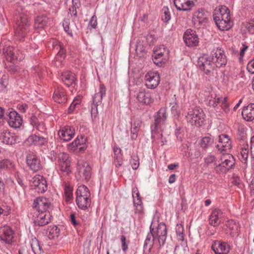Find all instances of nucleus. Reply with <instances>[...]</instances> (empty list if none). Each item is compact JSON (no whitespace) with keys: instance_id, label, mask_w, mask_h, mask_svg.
Returning a JSON list of instances; mask_svg holds the SVG:
<instances>
[{"instance_id":"9d476101","label":"nucleus","mask_w":254,"mask_h":254,"mask_svg":"<svg viewBox=\"0 0 254 254\" xmlns=\"http://www.w3.org/2000/svg\"><path fill=\"white\" fill-rule=\"evenodd\" d=\"M51 206L50 200L46 197H39L33 201V208L36 210L35 212H49Z\"/></svg>"},{"instance_id":"603ef678","label":"nucleus","mask_w":254,"mask_h":254,"mask_svg":"<svg viewBox=\"0 0 254 254\" xmlns=\"http://www.w3.org/2000/svg\"><path fill=\"white\" fill-rule=\"evenodd\" d=\"M47 182L45 179H42L41 184L36 189V190L38 193H44L47 190Z\"/></svg>"},{"instance_id":"9b49d317","label":"nucleus","mask_w":254,"mask_h":254,"mask_svg":"<svg viewBox=\"0 0 254 254\" xmlns=\"http://www.w3.org/2000/svg\"><path fill=\"white\" fill-rule=\"evenodd\" d=\"M4 120H7L9 125L14 128L19 127L22 123V119L15 111L7 112Z\"/></svg>"},{"instance_id":"423d86ee","label":"nucleus","mask_w":254,"mask_h":254,"mask_svg":"<svg viewBox=\"0 0 254 254\" xmlns=\"http://www.w3.org/2000/svg\"><path fill=\"white\" fill-rule=\"evenodd\" d=\"M210 57L211 60L216 67L224 66L227 62L226 56L224 54L223 50L217 48L213 49Z\"/></svg>"},{"instance_id":"b1692460","label":"nucleus","mask_w":254,"mask_h":254,"mask_svg":"<svg viewBox=\"0 0 254 254\" xmlns=\"http://www.w3.org/2000/svg\"><path fill=\"white\" fill-rule=\"evenodd\" d=\"M242 115L245 121L247 122L253 121L254 119V104L251 103L248 106L245 107Z\"/></svg>"},{"instance_id":"a18cd8bd","label":"nucleus","mask_w":254,"mask_h":254,"mask_svg":"<svg viewBox=\"0 0 254 254\" xmlns=\"http://www.w3.org/2000/svg\"><path fill=\"white\" fill-rule=\"evenodd\" d=\"M156 236L167 235V229L166 225L164 223H160L158 224L156 231Z\"/></svg>"},{"instance_id":"dca6fc26","label":"nucleus","mask_w":254,"mask_h":254,"mask_svg":"<svg viewBox=\"0 0 254 254\" xmlns=\"http://www.w3.org/2000/svg\"><path fill=\"white\" fill-rule=\"evenodd\" d=\"M14 232L9 226L5 225L0 227V240L10 244L13 241Z\"/></svg>"},{"instance_id":"ddd939ff","label":"nucleus","mask_w":254,"mask_h":254,"mask_svg":"<svg viewBox=\"0 0 254 254\" xmlns=\"http://www.w3.org/2000/svg\"><path fill=\"white\" fill-rule=\"evenodd\" d=\"M145 85L148 88L154 89L160 83V76L158 72L149 71L145 75Z\"/></svg>"},{"instance_id":"c9c22d12","label":"nucleus","mask_w":254,"mask_h":254,"mask_svg":"<svg viewBox=\"0 0 254 254\" xmlns=\"http://www.w3.org/2000/svg\"><path fill=\"white\" fill-rule=\"evenodd\" d=\"M14 168L13 162L8 159H4L0 160V169L10 170Z\"/></svg>"},{"instance_id":"f03ea898","label":"nucleus","mask_w":254,"mask_h":254,"mask_svg":"<svg viewBox=\"0 0 254 254\" xmlns=\"http://www.w3.org/2000/svg\"><path fill=\"white\" fill-rule=\"evenodd\" d=\"M16 24L17 27L15 33L17 39L20 41H24L29 28L27 15L20 14L19 16L17 17Z\"/></svg>"},{"instance_id":"7c9ffc66","label":"nucleus","mask_w":254,"mask_h":254,"mask_svg":"<svg viewBox=\"0 0 254 254\" xmlns=\"http://www.w3.org/2000/svg\"><path fill=\"white\" fill-rule=\"evenodd\" d=\"M181 2V6L175 4L176 8L179 10L189 11L194 6L193 0H187Z\"/></svg>"},{"instance_id":"f3484780","label":"nucleus","mask_w":254,"mask_h":254,"mask_svg":"<svg viewBox=\"0 0 254 254\" xmlns=\"http://www.w3.org/2000/svg\"><path fill=\"white\" fill-rule=\"evenodd\" d=\"M219 143L216 148L223 155L231 148V141L227 134H222L219 136Z\"/></svg>"},{"instance_id":"5fc2aeb1","label":"nucleus","mask_w":254,"mask_h":254,"mask_svg":"<svg viewBox=\"0 0 254 254\" xmlns=\"http://www.w3.org/2000/svg\"><path fill=\"white\" fill-rule=\"evenodd\" d=\"M132 168L133 170H136L139 165V159L137 156H132L129 160Z\"/></svg>"},{"instance_id":"20e7f679","label":"nucleus","mask_w":254,"mask_h":254,"mask_svg":"<svg viewBox=\"0 0 254 254\" xmlns=\"http://www.w3.org/2000/svg\"><path fill=\"white\" fill-rule=\"evenodd\" d=\"M91 177V168L86 162H78L76 166L75 177L78 181L88 182Z\"/></svg>"},{"instance_id":"412c9836","label":"nucleus","mask_w":254,"mask_h":254,"mask_svg":"<svg viewBox=\"0 0 254 254\" xmlns=\"http://www.w3.org/2000/svg\"><path fill=\"white\" fill-rule=\"evenodd\" d=\"M222 215L223 213L220 209H213L209 216V224L214 227H217L221 222Z\"/></svg>"},{"instance_id":"338daca9","label":"nucleus","mask_w":254,"mask_h":254,"mask_svg":"<svg viewBox=\"0 0 254 254\" xmlns=\"http://www.w3.org/2000/svg\"><path fill=\"white\" fill-rule=\"evenodd\" d=\"M158 238V241L159 245V248L163 247L166 242L167 235H162L160 236H156Z\"/></svg>"},{"instance_id":"4468645a","label":"nucleus","mask_w":254,"mask_h":254,"mask_svg":"<svg viewBox=\"0 0 254 254\" xmlns=\"http://www.w3.org/2000/svg\"><path fill=\"white\" fill-rule=\"evenodd\" d=\"M183 38L187 46L188 47H195L198 45L199 38L195 31L188 29L185 32Z\"/></svg>"},{"instance_id":"774afa93","label":"nucleus","mask_w":254,"mask_h":254,"mask_svg":"<svg viewBox=\"0 0 254 254\" xmlns=\"http://www.w3.org/2000/svg\"><path fill=\"white\" fill-rule=\"evenodd\" d=\"M30 124L33 126L37 127L39 124V122L38 118L34 115H32L30 119Z\"/></svg>"},{"instance_id":"bf43d9fd","label":"nucleus","mask_w":254,"mask_h":254,"mask_svg":"<svg viewBox=\"0 0 254 254\" xmlns=\"http://www.w3.org/2000/svg\"><path fill=\"white\" fill-rule=\"evenodd\" d=\"M4 67L11 73H15L17 71V67L13 63L5 64Z\"/></svg>"},{"instance_id":"473e14b6","label":"nucleus","mask_w":254,"mask_h":254,"mask_svg":"<svg viewBox=\"0 0 254 254\" xmlns=\"http://www.w3.org/2000/svg\"><path fill=\"white\" fill-rule=\"evenodd\" d=\"M53 98L55 102L59 104L64 103L66 100L64 92L59 89L55 90Z\"/></svg>"},{"instance_id":"a878e982","label":"nucleus","mask_w":254,"mask_h":254,"mask_svg":"<svg viewBox=\"0 0 254 254\" xmlns=\"http://www.w3.org/2000/svg\"><path fill=\"white\" fill-rule=\"evenodd\" d=\"M142 121L139 118L134 119L131 128V138L132 140L136 139Z\"/></svg>"},{"instance_id":"864d4df0","label":"nucleus","mask_w":254,"mask_h":254,"mask_svg":"<svg viewBox=\"0 0 254 254\" xmlns=\"http://www.w3.org/2000/svg\"><path fill=\"white\" fill-rule=\"evenodd\" d=\"M60 166L61 171L65 174L68 175L71 172L70 162L61 163Z\"/></svg>"},{"instance_id":"37998d69","label":"nucleus","mask_w":254,"mask_h":254,"mask_svg":"<svg viewBox=\"0 0 254 254\" xmlns=\"http://www.w3.org/2000/svg\"><path fill=\"white\" fill-rule=\"evenodd\" d=\"M64 194L65 196V201H68L73 198V188L69 185L66 184L64 186Z\"/></svg>"},{"instance_id":"7ed1b4c3","label":"nucleus","mask_w":254,"mask_h":254,"mask_svg":"<svg viewBox=\"0 0 254 254\" xmlns=\"http://www.w3.org/2000/svg\"><path fill=\"white\" fill-rule=\"evenodd\" d=\"M168 118V113L167 109L165 108H161L154 115V122L151 126L152 137L153 134L156 131L163 128L164 125Z\"/></svg>"},{"instance_id":"2eb2a0df","label":"nucleus","mask_w":254,"mask_h":254,"mask_svg":"<svg viewBox=\"0 0 254 254\" xmlns=\"http://www.w3.org/2000/svg\"><path fill=\"white\" fill-rule=\"evenodd\" d=\"M35 225L43 226L51 221V215L49 212H35L34 215Z\"/></svg>"},{"instance_id":"1a4fd4ad","label":"nucleus","mask_w":254,"mask_h":254,"mask_svg":"<svg viewBox=\"0 0 254 254\" xmlns=\"http://www.w3.org/2000/svg\"><path fill=\"white\" fill-rule=\"evenodd\" d=\"M208 12L201 9L196 11L192 17V21L195 27L198 28L205 26L208 21Z\"/></svg>"},{"instance_id":"58836bf2","label":"nucleus","mask_w":254,"mask_h":254,"mask_svg":"<svg viewBox=\"0 0 254 254\" xmlns=\"http://www.w3.org/2000/svg\"><path fill=\"white\" fill-rule=\"evenodd\" d=\"M54 48L57 50H59L57 56L64 59L66 55V50L64 49V46L61 45L60 43L56 42L55 43L53 44Z\"/></svg>"},{"instance_id":"c85d7f7f","label":"nucleus","mask_w":254,"mask_h":254,"mask_svg":"<svg viewBox=\"0 0 254 254\" xmlns=\"http://www.w3.org/2000/svg\"><path fill=\"white\" fill-rule=\"evenodd\" d=\"M76 202L80 209L85 210L90 206L91 201L90 197H87L86 198L78 196L76 198Z\"/></svg>"},{"instance_id":"c03bdc74","label":"nucleus","mask_w":254,"mask_h":254,"mask_svg":"<svg viewBox=\"0 0 254 254\" xmlns=\"http://www.w3.org/2000/svg\"><path fill=\"white\" fill-rule=\"evenodd\" d=\"M184 228L182 225L177 224L176 227V232L177 239L179 241H183L184 240Z\"/></svg>"},{"instance_id":"4d7b16f0","label":"nucleus","mask_w":254,"mask_h":254,"mask_svg":"<svg viewBox=\"0 0 254 254\" xmlns=\"http://www.w3.org/2000/svg\"><path fill=\"white\" fill-rule=\"evenodd\" d=\"M59 162L61 163L70 162L68 160V154L66 153H61L59 155Z\"/></svg>"},{"instance_id":"39448f33","label":"nucleus","mask_w":254,"mask_h":254,"mask_svg":"<svg viewBox=\"0 0 254 254\" xmlns=\"http://www.w3.org/2000/svg\"><path fill=\"white\" fill-rule=\"evenodd\" d=\"M2 53L7 61L14 64L15 61H21L24 59L23 55L17 49L11 46H5Z\"/></svg>"},{"instance_id":"6ab92c4d","label":"nucleus","mask_w":254,"mask_h":254,"mask_svg":"<svg viewBox=\"0 0 254 254\" xmlns=\"http://www.w3.org/2000/svg\"><path fill=\"white\" fill-rule=\"evenodd\" d=\"M74 134V129L68 126L63 127L58 132L60 138L65 142L70 140Z\"/></svg>"},{"instance_id":"13d9d810","label":"nucleus","mask_w":254,"mask_h":254,"mask_svg":"<svg viewBox=\"0 0 254 254\" xmlns=\"http://www.w3.org/2000/svg\"><path fill=\"white\" fill-rule=\"evenodd\" d=\"M247 28L248 32L252 34H254V17H252L247 24Z\"/></svg>"},{"instance_id":"aec40b11","label":"nucleus","mask_w":254,"mask_h":254,"mask_svg":"<svg viewBox=\"0 0 254 254\" xmlns=\"http://www.w3.org/2000/svg\"><path fill=\"white\" fill-rule=\"evenodd\" d=\"M50 22V18L45 13L39 14L35 18L34 28L35 29H41L47 26Z\"/></svg>"},{"instance_id":"de8ad7c7","label":"nucleus","mask_w":254,"mask_h":254,"mask_svg":"<svg viewBox=\"0 0 254 254\" xmlns=\"http://www.w3.org/2000/svg\"><path fill=\"white\" fill-rule=\"evenodd\" d=\"M162 20L164 22L167 23L171 19V14L168 7L164 6L162 9Z\"/></svg>"},{"instance_id":"79ce46f5","label":"nucleus","mask_w":254,"mask_h":254,"mask_svg":"<svg viewBox=\"0 0 254 254\" xmlns=\"http://www.w3.org/2000/svg\"><path fill=\"white\" fill-rule=\"evenodd\" d=\"M213 138L210 136L204 137L201 141V147L206 149L213 143Z\"/></svg>"},{"instance_id":"393cba45","label":"nucleus","mask_w":254,"mask_h":254,"mask_svg":"<svg viewBox=\"0 0 254 254\" xmlns=\"http://www.w3.org/2000/svg\"><path fill=\"white\" fill-rule=\"evenodd\" d=\"M61 79L64 84L68 87L75 85L76 78L74 74L70 71H67L63 73Z\"/></svg>"},{"instance_id":"69168bd1","label":"nucleus","mask_w":254,"mask_h":254,"mask_svg":"<svg viewBox=\"0 0 254 254\" xmlns=\"http://www.w3.org/2000/svg\"><path fill=\"white\" fill-rule=\"evenodd\" d=\"M86 149V146L83 144V145H81V146H78V147H75L71 150L72 151L76 152L78 153H81L83 152Z\"/></svg>"},{"instance_id":"a211bd4d","label":"nucleus","mask_w":254,"mask_h":254,"mask_svg":"<svg viewBox=\"0 0 254 254\" xmlns=\"http://www.w3.org/2000/svg\"><path fill=\"white\" fill-rule=\"evenodd\" d=\"M211 249L215 254H227L230 252V246L226 242L218 240L213 241Z\"/></svg>"},{"instance_id":"8fccbe9b","label":"nucleus","mask_w":254,"mask_h":254,"mask_svg":"<svg viewBox=\"0 0 254 254\" xmlns=\"http://www.w3.org/2000/svg\"><path fill=\"white\" fill-rule=\"evenodd\" d=\"M134 206L136 207V212L141 213L143 209L142 199L139 198H134L133 200Z\"/></svg>"},{"instance_id":"6e6d98bb","label":"nucleus","mask_w":254,"mask_h":254,"mask_svg":"<svg viewBox=\"0 0 254 254\" xmlns=\"http://www.w3.org/2000/svg\"><path fill=\"white\" fill-rule=\"evenodd\" d=\"M226 225L231 230L236 231L239 229L238 224L233 220H230L227 222Z\"/></svg>"},{"instance_id":"e433bc0d","label":"nucleus","mask_w":254,"mask_h":254,"mask_svg":"<svg viewBox=\"0 0 254 254\" xmlns=\"http://www.w3.org/2000/svg\"><path fill=\"white\" fill-rule=\"evenodd\" d=\"M220 14L221 15L220 19H223L227 22H231L230 19V10L225 6H222L219 9Z\"/></svg>"},{"instance_id":"09e8293b","label":"nucleus","mask_w":254,"mask_h":254,"mask_svg":"<svg viewBox=\"0 0 254 254\" xmlns=\"http://www.w3.org/2000/svg\"><path fill=\"white\" fill-rule=\"evenodd\" d=\"M204 161L205 164L207 166H210L212 164H213L215 166L217 164V158L214 155H207L205 158H204Z\"/></svg>"},{"instance_id":"ea45409f","label":"nucleus","mask_w":254,"mask_h":254,"mask_svg":"<svg viewBox=\"0 0 254 254\" xmlns=\"http://www.w3.org/2000/svg\"><path fill=\"white\" fill-rule=\"evenodd\" d=\"M212 62L211 57L206 55H203L202 57H200L197 60V66L198 68L203 67V65H205L206 64Z\"/></svg>"},{"instance_id":"052dcab7","label":"nucleus","mask_w":254,"mask_h":254,"mask_svg":"<svg viewBox=\"0 0 254 254\" xmlns=\"http://www.w3.org/2000/svg\"><path fill=\"white\" fill-rule=\"evenodd\" d=\"M33 179L32 186L35 189H36L41 184L42 179H45V178L43 176H38L37 177H34Z\"/></svg>"},{"instance_id":"f257e3e1","label":"nucleus","mask_w":254,"mask_h":254,"mask_svg":"<svg viewBox=\"0 0 254 254\" xmlns=\"http://www.w3.org/2000/svg\"><path fill=\"white\" fill-rule=\"evenodd\" d=\"M186 118L191 125L202 126L205 121V114L201 108H191L189 109Z\"/></svg>"},{"instance_id":"3c124183","label":"nucleus","mask_w":254,"mask_h":254,"mask_svg":"<svg viewBox=\"0 0 254 254\" xmlns=\"http://www.w3.org/2000/svg\"><path fill=\"white\" fill-rule=\"evenodd\" d=\"M214 168L216 173L218 174L226 173L228 171L225 166L224 165V163L222 162L218 164H216V166H214Z\"/></svg>"},{"instance_id":"5701e85b","label":"nucleus","mask_w":254,"mask_h":254,"mask_svg":"<svg viewBox=\"0 0 254 254\" xmlns=\"http://www.w3.org/2000/svg\"><path fill=\"white\" fill-rule=\"evenodd\" d=\"M47 142L45 137L35 134L30 135L25 141V143L28 145H43Z\"/></svg>"},{"instance_id":"f704fd0d","label":"nucleus","mask_w":254,"mask_h":254,"mask_svg":"<svg viewBox=\"0 0 254 254\" xmlns=\"http://www.w3.org/2000/svg\"><path fill=\"white\" fill-rule=\"evenodd\" d=\"M215 67H216L213 62L206 64V65H203V67H200L199 70L203 71L204 73L206 75H212L214 76V70H215Z\"/></svg>"},{"instance_id":"0eeeda50","label":"nucleus","mask_w":254,"mask_h":254,"mask_svg":"<svg viewBox=\"0 0 254 254\" xmlns=\"http://www.w3.org/2000/svg\"><path fill=\"white\" fill-rule=\"evenodd\" d=\"M169 51L164 45L161 46L159 49L154 51L152 56L154 63L158 66H161L165 64L168 58Z\"/></svg>"},{"instance_id":"e2e57ef3","label":"nucleus","mask_w":254,"mask_h":254,"mask_svg":"<svg viewBox=\"0 0 254 254\" xmlns=\"http://www.w3.org/2000/svg\"><path fill=\"white\" fill-rule=\"evenodd\" d=\"M247 69L250 73L254 74V58L249 62Z\"/></svg>"},{"instance_id":"4be33fe9","label":"nucleus","mask_w":254,"mask_h":254,"mask_svg":"<svg viewBox=\"0 0 254 254\" xmlns=\"http://www.w3.org/2000/svg\"><path fill=\"white\" fill-rule=\"evenodd\" d=\"M137 99L140 103L145 105H149L154 101L151 93L144 90L139 91L137 96Z\"/></svg>"},{"instance_id":"bb28decb","label":"nucleus","mask_w":254,"mask_h":254,"mask_svg":"<svg viewBox=\"0 0 254 254\" xmlns=\"http://www.w3.org/2000/svg\"><path fill=\"white\" fill-rule=\"evenodd\" d=\"M60 232V230L57 226H50L47 229H44L43 233L50 239H54L59 236Z\"/></svg>"},{"instance_id":"72a5a7b5","label":"nucleus","mask_w":254,"mask_h":254,"mask_svg":"<svg viewBox=\"0 0 254 254\" xmlns=\"http://www.w3.org/2000/svg\"><path fill=\"white\" fill-rule=\"evenodd\" d=\"M76 198L78 196L82 197H90V192L87 187L84 185L80 186L78 187L76 191Z\"/></svg>"},{"instance_id":"c756f323","label":"nucleus","mask_w":254,"mask_h":254,"mask_svg":"<svg viewBox=\"0 0 254 254\" xmlns=\"http://www.w3.org/2000/svg\"><path fill=\"white\" fill-rule=\"evenodd\" d=\"M224 155V160L222 162L229 171L235 165V159L231 154L225 153Z\"/></svg>"},{"instance_id":"4c0bfd02","label":"nucleus","mask_w":254,"mask_h":254,"mask_svg":"<svg viewBox=\"0 0 254 254\" xmlns=\"http://www.w3.org/2000/svg\"><path fill=\"white\" fill-rule=\"evenodd\" d=\"M80 138H81V141H80L79 137L78 136L72 142L69 143L68 147V149H71L75 147H78L85 144L86 141L85 136L80 135Z\"/></svg>"},{"instance_id":"680f3d73","label":"nucleus","mask_w":254,"mask_h":254,"mask_svg":"<svg viewBox=\"0 0 254 254\" xmlns=\"http://www.w3.org/2000/svg\"><path fill=\"white\" fill-rule=\"evenodd\" d=\"M69 24V21H68V20H65L63 22V25L64 31L68 34V35L72 37L73 35H72V30L70 29Z\"/></svg>"},{"instance_id":"49530a36","label":"nucleus","mask_w":254,"mask_h":254,"mask_svg":"<svg viewBox=\"0 0 254 254\" xmlns=\"http://www.w3.org/2000/svg\"><path fill=\"white\" fill-rule=\"evenodd\" d=\"M31 247L33 253L35 254L39 252L41 253L42 250V247L40 245L39 242L36 238L32 240Z\"/></svg>"},{"instance_id":"6e6552de","label":"nucleus","mask_w":254,"mask_h":254,"mask_svg":"<svg viewBox=\"0 0 254 254\" xmlns=\"http://www.w3.org/2000/svg\"><path fill=\"white\" fill-rule=\"evenodd\" d=\"M26 163L30 169L36 172L42 168L40 159L33 151H29L26 155Z\"/></svg>"},{"instance_id":"0e129e2a","label":"nucleus","mask_w":254,"mask_h":254,"mask_svg":"<svg viewBox=\"0 0 254 254\" xmlns=\"http://www.w3.org/2000/svg\"><path fill=\"white\" fill-rule=\"evenodd\" d=\"M8 84V80L6 78H0V91L3 90Z\"/></svg>"},{"instance_id":"cd10ccee","label":"nucleus","mask_w":254,"mask_h":254,"mask_svg":"<svg viewBox=\"0 0 254 254\" xmlns=\"http://www.w3.org/2000/svg\"><path fill=\"white\" fill-rule=\"evenodd\" d=\"M155 237L152 234H147L143 245V254H147L150 252L153 246Z\"/></svg>"},{"instance_id":"f8f14e48","label":"nucleus","mask_w":254,"mask_h":254,"mask_svg":"<svg viewBox=\"0 0 254 254\" xmlns=\"http://www.w3.org/2000/svg\"><path fill=\"white\" fill-rule=\"evenodd\" d=\"M106 94V88L103 85H100L99 91L93 97V103L91 105V114L93 117L94 114L97 113V107L102 103L103 96Z\"/></svg>"},{"instance_id":"a19ab883","label":"nucleus","mask_w":254,"mask_h":254,"mask_svg":"<svg viewBox=\"0 0 254 254\" xmlns=\"http://www.w3.org/2000/svg\"><path fill=\"white\" fill-rule=\"evenodd\" d=\"M217 26L221 31L228 30L232 26V22H227L221 19L217 23Z\"/></svg>"},{"instance_id":"2f4dec72","label":"nucleus","mask_w":254,"mask_h":254,"mask_svg":"<svg viewBox=\"0 0 254 254\" xmlns=\"http://www.w3.org/2000/svg\"><path fill=\"white\" fill-rule=\"evenodd\" d=\"M2 141L6 144H14L16 143V136L10 132L4 133L2 135Z\"/></svg>"}]
</instances>
